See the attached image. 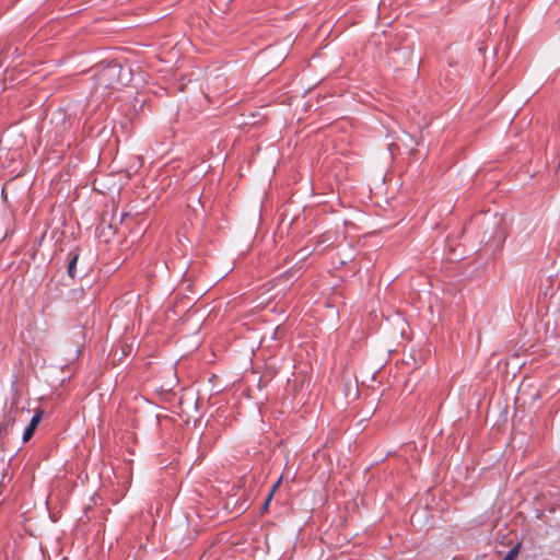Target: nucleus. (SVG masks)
I'll return each instance as SVG.
<instances>
[{"instance_id":"1","label":"nucleus","mask_w":560,"mask_h":560,"mask_svg":"<svg viewBox=\"0 0 560 560\" xmlns=\"http://www.w3.org/2000/svg\"><path fill=\"white\" fill-rule=\"evenodd\" d=\"M18 407L15 404L9 408L4 419L0 422V436L9 434L16 420Z\"/></svg>"},{"instance_id":"2","label":"nucleus","mask_w":560,"mask_h":560,"mask_svg":"<svg viewBox=\"0 0 560 560\" xmlns=\"http://www.w3.org/2000/svg\"><path fill=\"white\" fill-rule=\"evenodd\" d=\"M42 419H43V411L36 410L33 418L31 419L27 428L25 429V431L23 433V442H28L31 440L36 428L40 423Z\"/></svg>"},{"instance_id":"3","label":"nucleus","mask_w":560,"mask_h":560,"mask_svg":"<svg viewBox=\"0 0 560 560\" xmlns=\"http://www.w3.org/2000/svg\"><path fill=\"white\" fill-rule=\"evenodd\" d=\"M71 258L69 260V266H68V275L71 277V278H74L75 276V266H77V262H78V259H79V255L75 254V253H71Z\"/></svg>"},{"instance_id":"4","label":"nucleus","mask_w":560,"mask_h":560,"mask_svg":"<svg viewBox=\"0 0 560 560\" xmlns=\"http://www.w3.org/2000/svg\"><path fill=\"white\" fill-rule=\"evenodd\" d=\"M521 549V545L517 544L515 547H513L508 555L504 557L503 560H515Z\"/></svg>"},{"instance_id":"5","label":"nucleus","mask_w":560,"mask_h":560,"mask_svg":"<svg viewBox=\"0 0 560 560\" xmlns=\"http://www.w3.org/2000/svg\"><path fill=\"white\" fill-rule=\"evenodd\" d=\"M271 499H272V493H269V494H268V497H267V499H266V502H265V504H264V506H262V511H266V510H267V508H268V505H269V503H270Z\"/></svg>"},{"instance_id":"6","label":"nucleus","mask_w":560,"mask_h":560,"mask_svg":"<svg viewBox=\"0 0 560 560\" xmlns=\"http://www.w3.org/2000/svg\"><path fill=\"white\" fill-rule=\"evenodd\" d=\"M281 481H282V477H280V478L278 479V481L273 485V487H272V489H271L270 493H272V494H273V493L276 492V490L279 488V486H280V483H281Z\"/></svg>"},{"instance_id":"7","label":"nucleus","mask_w":560,"mask_h":560,"mask_svg":"<svg viewBox=\"0 0 560 560\" xmlns=\"http://www.w3.org/2000/svg\"><path fill=\"white\" fill-rule=\"evenodd\" d=\"M281 481H282V477H280V478L278 479V481L273 485V487H272V489H271L270 493H272V494H273V493L276 492V490L279 488V486H280V483H281Z\"/></svg>"}]
</instances>
